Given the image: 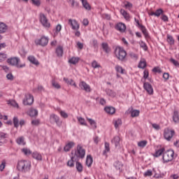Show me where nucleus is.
Segmentation results:
<instances>
[{"instance_id": "1", "label": "nucleus", "mask_w": 179, "mask_h": 179, "mask_svg": "<svg viewBox=\"0 0 179 179\" xmlns=\"http://www.w3.org/2000/svg\"><path fill=\"white\" fill-rule=\"evenodd\" d=\"M31 167V163L26 160L19 161L17 165V171H21V173H27L30 171Z\"/></svg>"}, {"instance_id": "2", "label": "nucleus", "mask_w": 179, "mask_h": 179, "mask_svg": "<svg viewBox=\"0 0 179 179\" xmlns=\"http://www.w3.org/2000/svg\"><path fill=\"white\" fill-rule=\"evenodd\" d=\"M71 155H73V159H85L86 155V150L80 145H78L75 152L72 151Z\"/></svg>"}, {"instance_id": "3", "label": "nucleus", "mask_w": 179, "mask_h": 179, "mask_svg": "<svg viewBox=\"0 0 179 179\" xmlns=\"http://www.w3.org/2000/svg\"><path fill=\"white\" fill-rule=\"evenodd\" d=\"M114 53L115 57H116L117 59L122 62L125 60V58H127V51L120 46L115 48Z\"/></svg>"}, {"instance_id": "4", "label": "nucleus", "mask_w": 179, "mask_h": 179, "mask_svg": "<svg viewBox=\"0 0 179 179\" xmlns=\"http://www.w3.org/2000/svg\"><path fill=\"white\" fill-rule=\"evenodd\" d=\"M174 159V150H168L165 152H164L162 156L163 163H169L170 162H173Z\"/></svg>"}, {"instance_id": "5", "label": "nucleus", "mask_w": 179, "mask_h": 179, "mask_svg": "<svg viewBox=\"0 0 179 179\" xmlns=\"http://www.w3.org/2000/svg\"><path fill=\"white\" fill-rule=\"evenodd\" d=\"M7 62L10 65H12V66H16L17 68H24L26 66L25 64H19L20 63V59L16 57L8 59Z\"/></svg>"}, {"instance_id": "6", "label": "nucleus", "mask_w": 179, "mask_h": 179, "mask_svg": "<svg viewBox=\"0 0 179 179\" xmlns=\"http://www.w3.org/2000/svg\"><path fill=\"white\" fill-rule=\"evenodd\" d=\"M50 124H56V125L59 127H61L62 126V120H61L59 116L54 113H52L50 115Z\"/></svg>"}, {"instance_id": "7", "label": "nucleus", "mask_w": 179, "mask_h": 179, "mask_svg": "<svg viewBox=\"0 0 179 179\" xmlns=\"http://www.w3.org/2000/svg\"><path fill=\"white\" fill-rule=\"evenodd\" d=\"M39 20L43 27H45L46 29H50L51 27V24L48 22V19H47V17L44 13H40Z\"/></svg>"}, {"instance_id": "8", "label": "nucleus", "mask_w": 179, "mask_h": 179, "mask_svg": "<svg viewBox=\"0 0 179 179\" xmlns=\"http://www.w3.org/2000/svg\"><path fill=\"white\" fill-rule=\"evenodd\" d=\"M48 37L43 36L41 38L35 40V44L36 45H41L42 47H45V45L48 44Z\"/></svg>"}, {"instance_id": "9", "label": "nucleus", "mask_w": 179, "mask_h": 179, "mask_svg": "<svg viewBox=\"0 0 179 179\" xmlns=\"http://www.w3.org/2000/svg\"><path fill=\"white\" fill-rule=\"evenodd\" d=\"M34 101V98L30 94H26L25 98L23 100V104L24 106H31Z\"/></svg>"}, {"instance_id": "10", "label": "nucleus", "mask_w": 179, "mask_h": 179, "mask_svg": "<svg viewBox=\"0 0 179 179\" xmlns=\"http://www.w3.org/2000/svg\"><path fill=\"white\" fill-rule=\"evenodd\" d=\"M174 134H176L174 130H171L170 129H165L164 133V136L165 139H166V141H171V138H173V136H174Z\"/></svg>"}, {"instance_id": "11", "label": "nucleus", "mask_w": 179, "mask_h": 179, "mask_svg": "<svg viewBox=\"0 0 179 179\" xmlns=\"http://www.w3.org/2000/svg\"><path fill=\"white\" fill-rule=\"evenodd\" d=\"M79 87L80 89H81V90L87 92V93H90V92H92V88L90 87V85H89V84L86 83V82L85 81L80 82Z\"/></svg>"}, {"instance_id": "12", "label": "nucleus", "mask_w": 179, "mask_h": 179, "mask_svg": "<svg viewBox=\"0 0 179 179\" xmlns=\"http://www.w3.org/2000/svg\"><path fill=\"white\" fill-rule=\"evenodd\" d=\"M8 138H9V134H8V133L0 131V146L6 143V139H8Z\"/></svg>"}, {"instance_id": "13", "label": "nucleus", "mask_w": 179, "mask_h": 179, "mask_svg": "<svg viewBox=\"0 0 179 179\" xmlns=\"http://www.w3.org/2000/svg\"><path fill=\"white\" fill-rule=\"evenodd\" d=\"M69 23L71 26V29L73 30H79V24L78 23V21L76 20H69Z\"/></svg>"}, {"instance_id": "14", "label": "nucleus", "mask_w": 179, "mask_h": 179, "mask_svg": "<svg viewBox=\"0 0 179 179\" xmlns=\"http://www.w3.org/2000/svg\"><path fill=\"white\" fill-rule=\"evenodd\" d=\"M164 13V11L163 10V9L159 8V9L156 10L155 12L151 11V12L148 13V15H149V16H156L157 17H159L161 15H162Z\"/></svg>"}, {"instance_id": "15", "label": "nucleus", "mask_w": 179, "mask_h": 179, "mask_svg": "<svg viewBox=\"0 0 179 179\" xmlns=\"http://www.w3.org/2000/svg\"><path fill=\"white\" fill-rule=\"evenodd\" d=\"M143 87L148 94H153V87L149 83H144Z\"/></svg>"}, {"instance_id": "16", "label": "nucleus", "mask_w": 179, "mask_h": 179, "mask_svg": "<svg viewBox=\"0 0 179 179\" xmlns=\"http://www.w3.org/2000/svg\"><path fill=\"white\" fill-rule=\"evenodd\" d=\"M115 29L120 31V33H124L127 30V26H125V24L120 22L116 24Z\"/></svg>"}, {"instance_id": "17", "label": "nucleus", "mask_w": 179, "mask_h": 179, "mask_svg": "<svg viewBox=\"0 0 179 179\" xmlns=\"http://www.w3.org/2000/svg\"><path fill=\"white\" fill-rule=\"evenodd\" d=\"M166 152V149L164 148H159L155 151V152L152 155L154 157H160L162 155H164Z\"/></svg>"}, {"instance_id": "18", "label": "nucleus", "mask_w": 179, "mask_h": 179, "mask_svg": "<svg viewBox=\"0 0 179 179\" xmlns=\"http://www.w3.org/2000/svg\"><path fill=\"white\" fill-rule=\"evenodd\" d=\"M31 156L33 159H35V160H38L39 162H41V160H43V156L41 155V154H40V152L37 151H34V152H32Z\"/></svg>"}, {"instance_id": "19", "label": "nucleus", "mask_w": 179, "mask_h": 179, "mask_svg": "<svg viewBox=\"0 0 179 179\" xmlns=\"http://www.w3.org/2000/svg\"><path fill=\"white\" fill-rule=\"evenodd\" d=\"M28 115L29 117H36L37 115H38V110H37L36 108H31L28 111Z\"/></svg>"}, {"instance_id": "20", "label": "nucleus", "mask_w": 179, "mask_h": 179, "mask_svg": "<svg viewBox=\"0 0 179 179\" xmlns=\"http://www.w3.org/2000/svg\"><path fill=\"white\" fill-rule=\"evenodd\" d=\"M64 82L66 83V85H70V86H73L74 87H78V85H76V83L72 79H69L68 78H63Z\"/></svg>"}, {"instance_id": "21", "label": "nucleus", "mask_w": 179, "mask_h": 179, "mask_svg": "<svg viewBox=\"0 0 179 179\" xmlns=\"http://www.w3.org/2000/svg\"><path fill=\"white\" fill-rule=\"evenodd\" d=\"M77 162H79V160L76 158L73 159V155H71V159L67 162V166H69V167H73L75 166V163L76 164Z\"/></svg>"}, {"instance_id": "22", "label": "nucleus", "mask_w": 179, "mask_h": 179, "mask_svg": "<svg viewBox=\"0 0 179 179\" xmlns=\"http://www.w3.org/2000/svg\"><path fill=\"white\" fill-rule=\"evenodd\" d=\"M120 142H121V138L118 136H115L111 141V143L115 145V148H118V146H120Z\"/></svg>"}, {"instance_id": "23", "label": "nucleus", "mask_w": 179, "mask_h": 179, "mask_svg": "<svg viewBox=\"0 0 179 179\" xmlns=\"http://www.w3.org/2000/svg\"><path fill=\"white\" fill-rule=\"evenodd\" d=\"M113 166L116 170H119V171H121V170H122V167H124V164L120 161L115 162Z\"/></svg>"}, {"instance_id": "24", "label": "nucleus", "mask_w": 179, "mask_h": 179, "mask_svg": "<svg viewBox=\"0 0 179 179\" xmlns=\"http://www.w3.org/2000/svg\"><path fill=\"white\" fill-rule=\"evenodd\" d=\"M73 146H75V143L73 141L69 142L64 148V152H69Z\"/></svg>"}, {"instance_id": "25", "label": "nucleus", "mask_w": 179, "mask_h": 179, "mask_svg": "<svg viewBox=\"0 0 179 179\" xmlns=\"http://www.w3.org/2000/svg\"><path fill=\"white\" fill-rule=\"evenodd\" d=\"M29 61L31 62V64H33L34 65H36V66L40 65V62H38V60L34 57V56H29L28 57Z\"/></svg>"}, {"instance_id": "26", "label": "nucleus", "mask_w": 179, "mask_h": 179, "mask_svg": "<svg viewBox=\"0 0 179 179\" xmlns=\"http://www.w3.org/2000/svg\"><path fill=\"white\" fill-rule=\"evenodd\" d=\"M104 110L107 114H114L115 113V108L113 106L105 107Z\"/></svg>"}, {"instance_id": "27", "label": "nucleus", "mask_w": 179, "mask_h": 179, "mask_svg": "<svg viewBox=\"0 0 179 179\" xmlns=\"http://www.w3.org/2000/svg\"><path fill=\"white\" fill-rule=\"evenodd\" d=\"M8 30V26L6 24L0 22V34L5 33Z\"/></svg>"}, {"instance_id": "28", "label": "nucleus", "mask_w": 179, "mask_h": 179, "mask_svg": "<svg viewBox=\"0 0 179 179\" xmlns=\"http://www.w3.org/2000/svg\"><path fill=\"white\" fill-rule=\"evenodd\" d=\"M15 142L16 143H17V145H21L22 146H24V145H26V141H24V137L23 136L18 137L15 140Z\"/></svg>"}, {"instance_id": "29", "label": "nucleus", "mask_w": 179, "mask_h": 179, "mask_svg": "<svg viewBox=\"0 0 179 179\" xmlns=\"http://www.w3.org/2000/svg\"><path fill=\"white\" fill-rule=\"evenodd\" d=\"M56 54L57 57H61L64 55V48L62 46H59L56 49Z\"/></svg>"}, {"instance_id": "30", "label": "nucleus", "mask_w": 179, "mask_h": 179, "mask_svg": "<svg viewBox=\"0 0 179 179\" xmlns=\"http://www.w3.org/2000/svg\"><path fill=\"white\" fill-rule=\"evenodd\" d=\"M79 61H80V58L75 57H73L70 59H69V64H71L72 65H76V64H78Z\"/></svg>"}, {"instance_id": "31", "label": "nucleus", "mask_w": 179, "mask_h": 179, "mask_svg": "<svg viewBox=\"0 0 179 179\" xmlns=\"http://www.w3.org/2000/svg\"><path fill=\"white\" fill-rule=\"evenodd\" d=\"M82 4L86 10H90V9H92V6H90V4L87 2V0H82Z\"/></svg>"}, {"instance_id": "32", "label": "nucleus", "mask_w": 179, "mask_h": 179, "mask_svg": "<svg viewBox=\"0 0 179 179\" xmlns=\"http://www.w3.org/2000/svg\"><path fill=\"white\" fill-rule=\"evenodd\" d=\"M86 164L87 167H92V164H93V158L92 157V155L87 156Z\"/></svg>"}, {"instance_id": "33", "label": "nucleus", "mask_w": 179, "mask_h": 179, "mask_svg": "<svg viewBox=\"0 0 179 179\" xmlns=\"http://www.w3.org/2000/svg\"><path fill=\"white\" fill-rule=\"evenodd\" d=\"M173 121L175 122L176 124H178L179 122V115L178 111L177 110H174L173 112Z\"/></svg>"}, {"instance_id": "34", "label": "nucleus", "mask_w": 179, "mask_h": 179, "mask_svg": "<svg viewBox=\"0 0 179 179\" xmlns=\"http://www.w3.org/2000/svg\"><path fill=\"white\" fill-rule=\"evenodd\" d=\"M76 169L78 173H82V171H83V166L78 161L76 163Z\"/></svg>"}, {"instance_id": "35", "label": "nucleus", "mask_w": 179, "mask_h": 179, "mask_svg": "<svg viewBox=\"0 0 179 179\" xmlns=\"http://www.w3.org/2000/svg\"><path fill=\"white\" fill-rule=\"evenodd\" d=\"M102 48H103V51H105V52H106V54H108V52H110V51H111V49H110V47H108V43H102Z\"/></svg>"}, {"instance_id": "36", "label": "nucleus", "mask_w": 179, "mask_h": 179, "mask_svg": "<svg viewBox=\"0 0 179 179\" xmlns=\"http://www.w3.org/2000/svg\"><path fill=\"white\" fill-rule=\"evenodd\" d=\"M87 120L89 122L91 127H92V128H94V129H96V128H97V125H96V121H94V120L89 118V117H87Z\"/></svg>"}, {"instance_id": "37", "label": "nucleus", "mask_w": 179, "mask_h": 179, "mask_svg": "<svg viewBox=\"0 0 179 179\" xmlns=\"http://www.w3.org/2000/svg\"><path fill=\"white\" fill-rule=\"evenodd\" d=\"M120 13H121V15H122V16L124 17V19H126V20H129V19H130L129 14L127 13L125 11V10L121 9L120 10Z\"/></svg>"}, {"instance_id": "38", "label": "nucleus", "mask_w": 179, "mask_h": 179, "mask_svg": "<svg viewBox=\"0 0 179 179\" xmlns=\"http://www.w3.org/2000/svg\"><path fill=\"white\" fill-rule=\"evenodd\" d=\"M77 120L78 122L80 124V125H84V127H87V124L86 123V120H85V118L82 117H78Z\"/></svg>"}, {"instance_id": "39", "label": "nucleus", "mask_w": 179, "mask_h": 179, "mask_svg": "<svg viewBox=\"0 0 179 179\" xmlns=\"http://www.w3.org/2000/svg\"><path fill=\"white\" fill-rule=\"evenodd\" d=\"M137 145H138V148L143 149V148H145L146 146V145H148V141L144 140V141H139L137 143Z\"/></svg>"}, {"instance_id": "40", "label": "nucleus", "mask_w": 179, "mask_h": 179, "mask_svg": "<svg viewBox=\"0 0 179 179\" xmlns=\"http://www.w3.org/2000/svg\"><path fill=\"white\" fill-rule=\"evenodd\" d=\"M115 69L117 73H121L122 75H124V69H122V66L117 64L115 66Z\"/></svg>"}, {"instance_id": "41", "label": "nucleus", "mask_w": 179, "mask_h": 179, "mask_svg": "<svg viewBox=\"0 0 179 179\" xmlns=\"http://www.w3.org/2000/svg\"><path fill=\"white\" fill-rule=\"evenodd\" d=\"M62 30V26L60 24H58L55 29L54 36H58V33Z\"/></svg>"}, {"instance_id": "42", "label": "nucleus", "mask_w": 179, "mask_h": 179, "mask_svg": "<svg viewBox=\"0 0 179 179\" xmlns=\"http://www.w3.org/2000/svg\"><path fill=\"white\" fill-rule=\"evenodd\" d=\"M140 27H141V31L143 34H144L145 38L149 37V33L148 32V29H146V27L143 25H140Z\"/></svg>"}, {"instance_id": "43", "label": "nucleus", "mask_w": 179, "mask_h": 179, "mask_svg": "<svg viewBox=\"0 0 179 179\" xmlns=\"http://www.w3.org/2000/svg\"><path fill=\"white\" fill-rule=\"evenodd\" d=\"M7 103L10 104V106H12L13 107H15V108H19V104H17L15 100H9L8 101Z\"/></svg>"}, {"instance_id": "44", "label": "nucleus", "mask_w": 179, "mask_h": 179, "mask_svg": "<svg viewBox=\"0 0 179 179\" xmlns=\"http://www.w3.org/2000/svg\"><path fill=\"white\" fill-rule=\"evenodd\" d=\"M110 152V143H105V150L103 152V155H106Z\"/></svg>"}, {"instance_id": "45", "label": "nucleus", "mask_w": 179, "mask_h": 179, "mask_svg": "<svg viewBox=\"0 0 179 179\" xmlns=\"http://www.w3.org/2000/svg\"><path fill=\"white\" fill-rule=\"evenodd\" d=\"M22 153L25 155V156H29V155H32L33 152H31V150L29 148H22Z\"/></svg>"}, {"instance_id": "46", "label": "nucleus", "mask_w": 179, "mask_h": 179, "mask_svg": "<svg viewBox=\"0 0 179 179\" xmlns=\"http://www.w3.org/2000/svg\"><path fill=\"white\" fill-rule=\"evenodd\" d=\"M92 66L94 68V69H97V68H101L100 64H99V62H97V61L96 60H94L92 62Z\"/></svg>"}, {"instance_id": "47", "label": "nucleus", "mask_w": 179, "mask_h": 179, "mask_svg": "<svg viewBox=\"0 0 179 179\" xmlns=\"http://www.w3.org/2000/svg\"><path fill=\"white\" fill-rule=\"evenodd\" d=\"M138 66L141 69H144V68H146V61H145L144 59L140 61Z\"/></svg>"}, {"instance_id": "48", "label": "nucleus", "mask_w": 179, "mask_h": 179, "mask_svg": "<svg viewBox=\"0 0 179 179\" xmlns=\"http://www.w3.org/2000/svg\"><path fill=\"white\" fill-rule=\"evenodd\" d=\"M167 41L171 45H174V38L171 35H167Z\"/></svg>"}, {"instance_id": "49", "label": "nucleus", "mask_w": 179, "mask_h": 179, "mask_svg": "<svg viewBox=\"0 0 179 179\" xmlns=\"http://www.w3.org/2000/svg\"><path fill=\"white\" fill-rule=\"evenodd\" d=\"M52 86H53V87H55V89H60L61 88V85H59V83H58L57 81H55V80H52Z\"/></svg>"}, {"instance_id": "50", "label": "nucleus", "mask_w": 179, "mask_h": 179, "mask_svg": "<svg viewBox=\"0 0 179 179\" xmlns=\"http://www.w3.org/2000/svg\"><path fill=\"white\" fill-rule=\"evenodd\" d=\"M140 111L138 110H133L131 112V116L134 118L135 117H139Z\"/></svg>"}, {"instance_id": "51", "label": "nucleus", "mask_w": 179, "mask_h": 179, "mask_svg": "<svg viewBox=\"0 0 179 179\" xmlns=\"http://www.w3.org/2000/svg\"><path fill=\"white\" fill-rule=\"evenodd\" d=\"M133 5L129 1H124V8L126 9H129V10H131L132 9Z\"/></svg>"}, {"instance_id": "52", "label": "nucleus", "mask_w": 179, "mask_h": 179, "mask_svg": "<svg viewBox=\"0 0 179 179\" xmlns=\"http://www.w3.org/2000/svg\"><path fill=\"white\" fill-rule=\"evenodd\" d=\"M31 125H34L35 127H38L40 125V120L39 119H35L32 120L31 122Z\"/></svg>"}, {"instance_id": "53", "label": "nucleus", "mask_w": 179, "mask_h": 179, "mask_svg": "<svg viewBox=\"0 0 179 179\" xmlns=\"http://www.w3.org/2000/svg\"><path fill=\"white\" fill-rule=\"evenodd\" d=\"M13 124L15 128H19V119L17 118V117H13Z\"/></svg>"}, {"instance_id": "54", "label": "nucleus", "mask_w": 179, "mask_h": 179, "mask_svg": "<svg viewBox=\"0 0 179 179\" xmlns=\"http://www.w3.org/2000/svg\"><path fill=\"white\" fill-rule=\"evenodd\" d=\"M139 44H140V47L143 48L144 51H148V45H146V43H145V42L141 41Z\"/></svg>"}, {"instance_id": "55", "label": "nucleus", "mask_w": 179, "mask_h": 179, "mask_svg": "<svg viewBox=\"0 0 179 179\" xmlns=\"http://www.w3.org/2000/svg\"><path fill=\"white\" fill-rule=\"evenodd\" d=\"M143 176L144 177H152V176H153V173L152 172V170L149 169L144 173Z\"/></svg>"}, {"instance_id": "56", "label": "nucleus", "mask_w": 179, "mask_h": 179, "mask_svg": "<svg viewBox=\"0 0 179 179\" xmlns=\"http://www.w3.org/2000/svg\"><path fill=\"white\" fill-rule=\"evenodd\" d=\"M106 93L110 97H115V92H114V91H113L111 90H107Z\"/></svg>"}, {"instance_id": "57", "label": "nucleus", "mask_w": 179, "mask_h": 179, "mask_svg": "<svg viewBox=\"0 0 179 179\" xmlns=\"http://www.w3.org/2000/svg\"><path fill=\"white\" fill-rule=\"evenodd\" d=\"M120 125H122V120H121V119H117L116 121H115V127L118 128Z\"/></svg>"}, {"instance_id": "58", "label": "nucleus", "mask_w": 179, "mask_h": 179, "mask_svg": "<svg viewBox=\"0 0 179 179\" xmlns=\"http://www.w3.org/2000/svg\"><path fill=\"white\" fill-rule=\"evenodd\" d=\"M5 167H6V162L5 161H2L0 164V171H3V170H5Z\"/></svg>"}, {"instance_id": "59", "label": "nucleus", "mask_w": 179, "mask_h": 179, "mask_svg": "<svg viewBox=\"0 0 179 179\" xmlns=\"http://www.w3.org/2000/svg\"><path fill=\"white\" fill-rule=\"evenodd\" d=\"M59 114L61 115V117H62V118H68V113H66L65 111L64 110H61L59 112Z\"/></svg>"}, {"instance_id": "60", "label": "nucleus", "mask_w": 179, "mask_h": 179, "mask_svg": "<svg viewBox=\"0 0 179 179\" xmlns=\"http://www.w3.org/2000/svg\"><path fill=\"white\" fill-rule=\"evenodd\" d=\"M31 1L32 3L35 5V6H40V5H41L40 0H31Z\"/></svg>"}, {"instance_id": "61", "label": "nucleus", "mask_w": 179, "mask_h": 179, "mask_svg": "<svg viewBox=\"0 0 179 179\" xmlns=\"http://www.w3.org/2000/svg\"><path fill=\"white\" fill-rule=\"evenodd\" d=\"M170 62L173 64V65H175V66H179V63H178V61L173 59V58H171L170 59Z\"/></svg>"}, {"instance_id": "62", "label": "nucleus", "mask_w": 179, "mask_h": 179, "mask_svg": "<svg viewBox=\"0 0 179 179\" xmlns=\"http://www.w3.org/2000/svg\"><path fill=\"white\" fill-rule=\"evenodd\" d=\"M161 19L163 20V22H169V17H167V15H164V13H162Z\"/></svg>"}, {"instance_id": "63", "label": "nucleus", "mask_w": 179, "mask_h": 179, "mask_svg": "<svg viewBox=\"0 0 179 179\" xmlns=\"http://www.w3.org/2000/svg\"><path fill=\"white\" fill-rule=\"evenodd\" d=\"M152 128H154V129H156V131H159V129H160V125H159L156 123H152Z\"/></svg>"}, {"instance_id": "64", "label": "nucleus", "mask_w": 179, "mask_h": 179, "mask_svg": "<svg viewBox=\"0 0 179 179\" xmlns=\"http://www.w3.org/2000/svg\"><path fill=\"white\" fill-rule=\"evenodd\" d=\"M72 8H78L79 6V3L78 1H76L75 0H73V2L71 3Z\"/></svg>"}]
</instances>
